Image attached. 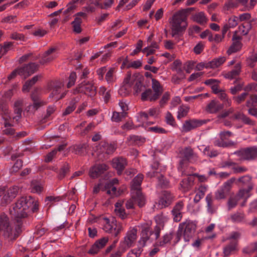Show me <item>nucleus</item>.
Instances as JSON below:
<instances>
[{
    "label": "nucleus",
    "instance_id": "22",
    "mask_svg": "<svg viewBox=\"0 0 257 257\" xmlns=\"http://www.w3.org/2000/svg\"><path fill=\"white\" fill-rule=\"evenodd\" d=\"M241 37L239 36H237L235 35L233 36L232 40L234 42L232 43V44L227 51V54L228 55H230L233 53L237 52L241 49L242 47V44L239 41Z\"/></svg>",
    "mask_w": 257,
    "mask_h": 257
},
{
    "label": "nucleus",
    "instance_id": "41",
    "mask_svg": "<svg viewBox=\"0 0 257 257\" xmlns=\"http://www.w3.org/2000/svg\"><path fill=\"white\" fill-rule=\"evenodd\" d=\"M88 145L86 144H79L73 147L74 152L76 155H82L84 154Z\"/></svg>",
    "mask_w": 257,
    "mask_h": 257
},
{
    "label": "nucleus",
    "instance_id": "26",
    "mask_svg": "<svg viewBox=\"0 0 257 257\" xmlns=\"http://www.w3.org/2000/svg\"><path fill=\"white\" fill-rule=\"evenodd\" d=\"M252 177L249 175H246L242 176L238 178L237 180L235 179V181L234 183L237 186H253L251 182Z\"/></svg>",
    "mask_w": 257,
    "mask_h": 257
},
{
    "label": "nucleus",
    "instance_id": "6",
    "mask_svg": "<svg viewBox=\"0 0 257 257\" xmlns=\"http://www.w3.org/2000/svg\"><path fill=\"white\" fill-rule=\"evenodd\" d=\"M233 154L239 157L241 161L254 160L257 159V146L242 148Z\"/></svg>",
    "mask_w": 257,
    "mask_h": 257
},
{
    "label": "nucleus",
    "instance_id": "33",
    "mask_svg": "<svg viewBox=\"0 0 257 257\" xmlns=\"http://www.w3.org/2000/svg\"><path fill=\"white\" fill-rule=\"evenodd\" d=\"M3 118L5 120V122L4 123V127L5 128L3 130V134L7 136L14 135L15 134V130L12 128L13 124L7 122L8 118L4 117Z\"/></svg>",
    "mask_w": 257,
    "mask_h": 257
},
{
    "label": "nucleus",
    "instance_id": "19",
    "mask_svg": "<svg viewBox=\"0 0 257 257\" xmlns=\"http://www.w3.org/2000/svg\"><path fill=\"white\" fill-rule=\"evenodd\" d=\"M152 89L154 91V93L150 97V101H155L159 99V97L162 94V90L161 89V86L159 81L155 79H152Z\"/></svg>",
    "mask_w": 257,
    "mask_h": 257
},
{
    "label": "nucleus",
    "instance_id": "56",
    "mask_svg": "<svg viewBox=\"0 0 257 257\" xmlns=\"http://www.w3.org/2000/svg\"><path fill=\"white\" fill-rule=\"evenodd\" d=\"M76 73L75 72H72L69 76L68 82L67 84V88H70L75 84L76 79Z\"/></svg>",
    "mask_w": 257,
    "mask_h": 257
},
{
    "label": "nucleus",
    "instance_id": "11",
    "mask_svg": "<svg viewBox=\"0 0 257 257\" xmlns=\"http://www.w3.org/2000/svg\"><path fill=\"white\" fill-rule=\"evenodd\" d=\"M183 223H184L182 226L184 240L185 242H188L196 231V224L190 220H187Z\"/></svg>",
    "mask_w": 257,
    "mask_h": 257
},
{
    "label": "nucleus",
    "instance_id": "10",
    "mask_svg": "<svg viewBox=\"0 0 257 257\" xmlns=\"http://www.w3.org/2000/svg\"><path fill=\"white\" fill-rule=\"evenodd\" d=\"M232 135V133L228 131L221 132L220 133V140L216 141L215 145L222 148L231 147L236 145V143L235 142L228 139Z\"/></svg>",
    "mask_w": 257,
    "mask_h": 257
},
{
    "label": "nucleus",
    "instance_id": "31",
    "mask_svg": "<svg viewBox=\"0 0 257 257\" xmlns=\"http://www.w3.org/2000/svg\"><path fill=\"white\" fill-rule=\"evenodd\" d=\"M253 186L249 185L246 188L240 189L236 195V197L239 200L245 198L247 200L249 197V192L252 190Z\"/></svg>",
    "mask_w": 257,
    "mask_h": 257
},
{
    "label": "nucleus",
    "instance_id": "57",
    "mask_svg": "<svg viewBox=\"0 0 257 257\" xmlns=\"http://www.w3.org/2000/svg\"><path fill=\"white\" fill-rule=\"evenodd\" d=\"M231 169L233 174H240L246 172L247 171V169L246 167L237 166L236 164Z\"/></svg>",
    "mask_w": 257,
    "mask_h": 257
},
{
    "label": "nucleus",
    "instance_id": "50",
    "mask_svg": "<svg viewBox=\"0 0 257 257\" xmlns=\"http://www.w3.org/2000/svg\"><path fill=\"white\" fill-rule=\"evenodd\" d=\"M23 165V161L21 159H17L15 162L14 164L11 168V172L12 173H17L18 171L22 168Z\"/></svg>",
    "mask_w": 257,
    "mask_h": 257
},
{
    "label": "nucleus",
    "instance_id": "13",
    "mask_svg": "<svg viewBox=\"0 0 257 257\" xmlns=\"http://www.w3.org/2000/svg\"><path fill=\"white\" fill-rule=\"evenodd\" d=\"M39 64L35 62H30L19 68V75L23 76L24 78L34 74L39 68Z\"/></svg>",
    "mask_w": 257,
    "mask_h": 257
},
{
    "label": "nucleus",
    "instance_id": "27",
    "mask_svg": "<svg viewBox=\"0 0 257 257\" xmlns=\"http://www.w3.org/2000/svg\"><path fill=\"white\" fill-rule=\"evenodd\" d=\"M63 84L61 82L55 81L52 85V92L50 94L49 97L53 98L57 96L61 92Z\"/></svg>",
    "mask_w": 257,
    "mask_h": 257
},
{
    "label": "nucleus",
    "instance_id": "8",
    "mask_svg": "<svg viewBox=\"0 0 257 257\" xmlns=\"http://www.w3.org/2000/svg\"><path fill=\"white\" fill-rule=\"evenodd\" d=\"M235 181V177H231L225 182L215 193V198L216 200L224 199L229 193L232 185Z\"/></svg>",
    "mask_w": 257,
    "mask_h": 257
},
{
    "label": "nucleus",
    "instance_id": "47",
    "mask_svg": "<svg viewBox=\"0 0 257 257\" xmlns=\"http://www.w3.org/2000/svg\"><path fill=\"white\" fill-rule=\"evenodd\" d=\"M236 249V245L233 243H230L223 248V253L225 256L230 255Z\"/></svg>",
    "mask_w": 257,
    "mask_h": 257
},
{
    "label": "nucleus",
    "instance_id": "21",
    "mask_svg": "<svg viewBox=\"0 0 257 257\" xmlns=\"http://www.w3.org/2000/svg\"><path fill=\"white\" fill-rule=\"evenodd\" d=\"M44 186L45 182L41 179H33L30 184L31 192L40 194L43 191Z\"/></svg>",
    "mask_w": 257,
    "mask_h": 257
},
{
    "label": "nucleus",
    "instance_id": "29",
    "mask_svg": "<svg viewBox=\"0 0 257 257\" xmlns=\"http://www.w3.org/2000/svg\"><path fill=\"white\" fill-rule=\"evenodd\" d=\"M234 118L236 119L241 120L245 124L254 125L255 121L251 120L249 117L241 112H238L234 114Z\"/></svg>",
    "mask_w": 257,
    "mask_h": 257
},
{
    "label": "nucleus",
    "instance_id": "62",
    "mask_svg": "<svg viewBox=\"0 0 257 257\" xmlns=\"http://www.w3.org/2000/svg\"><path fill=\"white\" fill-rule=\"evenodd\" d=\"M76 107V106L75 105V103L73 102H71L70 105L66 108L64 111L63 112V115H67L68 114H69L75 110Z\"/></svg>",
    "mask_w": 257,
    "mask_h": 257
},
{
    "label": "nucleus",
    "instance_id": "59",
    "mask_svg": "<svg viewBox=\"0 0 257 257\" xmlns=\"http://www.w3.org/2000/svg\"><path fill=\"white\" fill-rule=\"evenodd\" d=\"M248 95V93L247 92H243L237 96H234L233 99L237 104H239L245 100Z\"/></svg>",
    "mask_w": 257,
    "mask_h": 257
},
{
    "label": "nucleus",
    "instance_id": "44",
    "mask_svg": "<svg viewBox=\"0 0 257 257\" xmlns=\"http://www.w3.org/2000/svg\"><path fill=\"white\" fill-rule=\"evenodd\" d=\"M43 104V102L42 100L33 102V104L28 106L27 108V111L34 113Z\"/></svg>",
    "mask_w": 257,
    "mask_h": 257
},
{
    "label": "nucleus",
    "instance_id": "17",
    "mask_svg": "<svg viewBox=\"0 0 257 257\" xmlns=\"http://www.w3.org/2000/svg\"><path fill=\"white\" fill-rule=\"evenodd\" d=\"M108 240V237L106 236L97 239L91 246L90 248L87 252L88 253L92 255L97 254L101 249L106 245Z\"/></svg>",
    "mask_w": 257,
    "mask_h": 257
},
{
    "label": "nucleus",
    "instance_id": "43",
    "mask_svg": "<svg viewBox=\"0 0 257 257\" xmlns=\"http://www.w3.org/2000/svg\"><path fill=\"white\" fill-rule=\"evenodd\" d=\"M13 43L11 42H5L3 46L0 45V59L2 57L7 54L13 46Z\"/></svg>",
    "mask_w": 257,
    "mask_h": 257
},
{
    "label": "nucleus",
    "instance_id": "36",
    "mask_svg": "<svg viewBox=\"0 0 257 257\" xmlns=\"http://www.w3.org/2000/svg\"><path fill=\"white\" fill-rule=\"evenodd\" d=\"M100 149L103 152H105L107 155H110L114 152L116 148L113 144L103 142L101 145Z\"/></svg>",
    "mask_w": 257,
    "mask_h": 257
},
{
    "label": "nucleus",
    "instance_id": "40",
    "mask_svg": "<svg viewBox=\"0 0 257 257\" xmlns=\"http://www.w3.org/2000/svg\"><path fill=\"white\" fill-rule=\"evenodd\" d=\"M85 1V0H71L67 5V8L64 11V14H67L76 9L77 7L76 4L78 3L82 4Z\"/></svg>",
    "mask_w": 257,
    "mask_h": 257
},
{
    "label": "nucleus",
    "instance_id": "20",
    "mask_svg": "<svg viewBox=\"0 0 257 257\" xmlns=\"http://www.w3.org/2000/svg\"><path fill=\"white\" fill-rule=\"evenodd\" d=\"M223 108V104L220 103L218 101L213 99L206 106V110L207 112L213 114L217 113Z\"/></svg>",
    "mask_w": 257,
    "mask_h": 257
},
{
    "label": "nucleus",
    "instance_id": "2",
    "mask_svg": "<svg viewBox=\"0 0 257 257\" xmlns=\"http://www.w3.org/2000/svg\"><path fill=\"white\" fill-rule=\"evenodd\" d=\"M195 10L194 8H188L176 12L172 17V36L182 35L187 26V18L191 13Z\"/></svg>",
    "mask_w": 257,
    "mask_h": 257
},
{
    "label": "nucleus",
    "instance_id": "28",
    "mask_svg": "<svg viewBox=\"0 0 257 257\" xmlns=\"http://www.w3.org/2000/svg\"><path fill=\"white\" fill-rule=\"evenodd\" d=\"M240 71L241 65L240 63H237L235 65L233 69L228 72L224 75V77L230 80L233 79L236 76L239 75Z\"/></svg>",
    "mask_w": 257,
    "mask_h": 257
},
{
    "label": "nucleus",
    "instance_id": "23",
    "mask_svg": "<svg viewBox=\"0 0 257 257\" xmlns=\"http://www.w3.org/2000/svg\"><path fill=\"white\" fill-rule=\"evenodd\" d=\"M207 203V211L210 214H213L217 212L218 205L215 203V200L212 198L211 193L207 195L205 198Z\"/></svg>",
    "mask_w": 257,
    "mask_h": 257
},
{
    "label": "nucleus",
    "instance_id": "3",
    "mask_svg": "<svg viewBox=\"0 0 257 257\" xmlns=\"http://www.w3.org/2000/svg\"><path fill=\"white\" fill-rule=\"evenodd\" d=\"M144 179L142 174H138L131 182L132 198L138 203L139 207H143L146 204V198L142 192L141 185Z\"/></svg>",
    "mask_w": 257,
    "mask_h": 257
},
{
    "label": "nucleus",
    "instance_id": "38",
    "mask_svg": "<svg viewBox=\"0 0 257 257\" xmlns=\"http://www.w3.org/2000/svg\"><path fill=\"white\" fill-rule=\"evenodd\" d=\"M140 73H135L132 76L131 72H127L126 76L124 79L123 83L125 84L132 85L134 84L135 81L140 76Z\"/></svg>",
    "mask_w": 257,
    "mask_h": 257
},
{
    "label": "nucleus",
    "instance_id": "52",
    "mask_svg": "<svg viewBox=\"0 0 257 257\" xmlns=\"http://www.w3.org/2000/svg\"><path fill=\"white\" fill-rule=\"evenodd\" d=\"M218 96L219 98L222 101H223L225 103L226 106H230L231 103V101L230 99H229L227 97V94L225 93L224 91L221 90L219 93H218Z\"/></svg>",
    "mask_w": 257,
    "mask_h": 257
},
{
    "label": "nucleus",
    "instance_id": "30",
    "mask_svg": "<svg viewBox=\"0 0 257 257\" xmlns=\"http://www.w3.org/2000/svg\"><path fill=\"white\" fill-rule=\"evenodd\" d=\"M225 57H220L219 58H214L212 61L207 63V67L209 68H216L221 65L225 61Z\"/></svg>",
    "mask_w": 257,
    "mask_h": 257
},
{
    "label": "nucleus",
    "instance_id": "49",
    "mask_svg": "<svg viewBox=\"0 0 257 257\" xmlns=\"http://www.w3.org/2000/svg\"><path fill=\"white\" fill-rule=\"evenodd\" d=\"M143 250V248L139 246L138 248H134L130 251L126 257H140Z\"/></svg>",
    "mask_w": 257,
    "mask_h": 257
},
{
    "label": "nucleus",
    "instance_id": "48",
    "mask_svg": "<svg viewBox=\"0 0 257 257\" xmlns=\"http://www.w3.org/2000/svg\"><path fill=\"white\" fill-rule=\"evenodd\" d=\"M3 196L2 201L3 203H8L12 201L9 195L4 188H0V196Z\"/></svg>",
    "mask_w": 257,
    "mask_h": 257
},
{
    "label": "nucleus",
    "instance_id": "58",
    "mask_svg": "<svg viewBox=\"0 0 257 257\" xmlns=\"http://www.w3.org/2000/svg\"><path fill=\"white\" fill-rule=\"evenodd\" d=\"M243 83H238L237 85L230 87V92L232 95L236 94L237 92L240 91L241 90L243 89Z\"/></svg>",
    "mask_w": 257,
    "mask_h": 257
},
{
    "label": "nucleus",
    "instance_id": "35",
    "mask_svg": "<svg viewBox=\"0 0 257 257\" xmlns=\"http://www.w3.org/2000/svg\"><path fill=\"white\" fill-rule=\"evenodd\" d=\"M173 235L174 233L173 232L165 234L163 236L162 240L158 241L156 242L154 246H164L166 244L170 242V241L173 239Z\"/></svg>",
    "mask_w": 257,
    "mask_h": 257
},
{
    "label": "nucleus",
    "instance_id": "53",
    "mask_svg": "<svg viewBox=\"0 0 257 257\" xmlns=\"http://www.w3.org/2000/svg\"><path fill=\"white\" fill-rule=\"evenodd\" d=\"M165 120L167 124L169 125L173 126H175L176 125L175 118L172 113L169 111H168L166 114Z\"/></svg>",
    "mask_w": 257,
    "mask_h": 257
},
{
    "label": "nucleus",
    "instance_id": "5",
    "mask_svg": "<svg viewBox=\"0 0 257 257\" xmlns=\"http://www.w3.org/2000/svg\"><path fill=\"white\" fill-rule=\"evenodd\" d=\"M0 229L3 231V236L10 241L16 240L19 234L14 231L13 227L10 225L9 219L5 214L0 215Z\"/></svg>",
    "mask_w": 257,
    "mask_h": 257
},
{
    "label": "nucleus",
    "instance_id": "61",
    "mask_svg": "<svg viewBox=\"0 0 257 257\" xmlns=\"http://www.w3.org/2000/svg\"><path fill=\"white\" fill-rule=\"evenodd\" d=\"M18 189L17 187H14L6 190V192L8 193V195H9L10 197L12 200L16 197L18 192Z\"/></svg>",
    "mask_w": 257,
    "mask_h": 257
},
{
    "label": "nucleus",
    "instance_id": "18",
    "mask_svg": "<svg viewBox=\"0 0 257 257\" xmlns=\"http://www.w3.org/2000/svg\"><path fill=\"white\" fill-rule=\"evenodd\" d=\"M126 165V160L122 157H115L112 160V166L116 170L119 175L122 174Z\"/></svg>",
    "mask_w": 257,
    "mask_h": 257
},
{
    "label": "nucleus",
    "instance_id": "39",
    "mask_svg": "<svg viewBox=\"0 0 257 257\" xmlns=\"http://www.w3.org/2000/svg\"><path fill=\"white\" fill-rule=\"evenodd\" d=\"M143 77L140 75V76L136 79V82L134 86V90L135 93H140L145 88V85L143 83Z\"/></svg>",
    "mask_w": 257,
    "mask_h": 257
},
{
    "label": "nucleus",
    "instance_id": "64",
    "mask_svg": "<svg viewBox=\"0 0 257 257\" xmlns=\"http://www.w3.org/2000/svg\"><path fill=\"white\" fill-rule=\"evenodd\" d=\"M184 205L183 202L182 201H179L176 203L172 211H173V212L182 213V211L184 208Z\"/></svg>",
    "mask_w": 257,
    "mask_h": 257
},
{
    "label": "nucleus",
    "instance_id": "51",
    "mask_svg": "<svg viewBox=\"0 0 257 257\" xmlns=\"http://www.w3.org/2000/svg\"><path fill=\"white\" fill-rule=\"evenodd\" d=\"M153 91L151 88L146 89L141 94V99L143 101L149 100L151 96H152Z\"/></svg>",
    "mask_w": 257,
    "mask_h": 257
},
{
    "label": "nucleus",
    "instance_id": "63",
    "mask_svg": "<svg viewBox=\"0 0 257 257\" xmlns=\"http://www.w3.org/2000/svg\"><path fill=\"white\" fill-rule=\"evenodd\" d=\"M142 61L140 60H137L129 63L127 65L126 68H133L135 69H138L140 68L142 66Z\"/></svg>",
    "mask_w": 257,
    "mask_h": 257
},
{
    "label": "nucleus",
    "instance_id": "7",
    "mask_svg": "<svg viewBox=\"0 0 257 257\" xmlns=\"http://www.w3.org/2000/svg\"><path fill=\"white\" fill-rule=\"evenodd\" d=\"M79 93H84L90 97H93L96 94V88L91 82L84 80L79 84L74 90V94Z\"/></svg>",
    "mask_w": 257,
    "mask_h": 257
},
{
    "label": "nucleus",
    "instance_id": "60",
    "mask_svg": "<svg viewBox=\"0 0 257 257\" xmlns=\"http://www.w3.org/2000/svg\"><path fill=\"white\" fill-rule=\"evenodd\" d=\"M126 251V249L119 244L116 251L111 254L109 257H121L123 253Z\"/></svg>",
    "mask_w": 257,
    "mask_h": 257
},
{
    "label": "nucleus",
    "instance_id": "12",
    "mask_svg": "<svg viewBox=\"0 0 257 257\" xmlns=\"http://www.w3.org/2000/svg\"><path fill=\"white\" fill-rule=\"evenodd\" d=\"M208 120L206 119H189L186 120L183 124L182 128L184 132H189L190 131L200 127L206 124Z\"/></svg>",
    "mask_w": 257,
    "mask_h": 257
},
{
    "label": "nucleus",
    "instance_id": "1",
    "mask_svg": "<svg viewBox=\"0 0 257 257\" xmlns=\"http://www.w3.org/2000/svg\"><path fill=\"white\" fill-rule=\"evenodd\" d=\"M13 209L16 218H26L29 214L38 211L39 202L31 196H22L18 199Z\"/></svg>",
    "mask_w": 257,
    "mask_h": 257
},
{
    "label": "nucleus",
    "instance_id": "14",
    "mask_svg": "<svg viewBox=\"0 0 257 257\" xmlns=\"http://www.w3.org/2000/svg\"><path fill=\"white\" fill-rule=\"evenodd\" d=\"M137 229L134 228L127 231L126 236L124 237V240L120 242L119 244L124 247L126 250L133 246L137 239Z\"/></svg>",
    "mask_w": 257,
    "mask_h": 257
},
{
    "label": "nucleus",
    "instance_id": "25",
    "mask_svg": "<svg viewBox=\"0 0 257 257\" xmlns=\"http://www.w3.org/2000/svg\"><path fill=\"white\" fill-rule=\"evenodd\" d=\"M191 20L200 25H205L208 21V19L203 12H200L192 15Z\"/></svg>",
    "mask_w": 257,
    "mask_h": 257
},
{
    "label": "nucleus",
    "instance_id": "54",
    "mask_svg": "<svg viewBox=\"0 0 257 257\" xmlns=\"http://www.w3.org/2000/svg\"><path fill=\"white\" fill-rule=\"evenodd\" d=\"M238 200L239 199L236 196L233 197H230L227 201L228 210L235 208L237 204Z\"/></svg>",
    "mask_w": 257,
    "mask_h": 257
},
{
    "label": "nucleus",
    "instance_id": "32",
    "mask_svg": "<svg viewBox=\"0 0 257 257\" xmlns=\"http://www.w3.org/2000/svg\"><path fill=\"white\" fill-rule=\"evenodd\" d=\"M23 102L21 100H18L15 101L14 105V109L15 113L17 115L13 117V119H19L22 117V113L23 112Z\"/></svg>",
    "mask_w": 257,
    "mask_h": 257
},
{
    "label": "nucleus",
    "instance_id": "4",
    "mask_svg": "<svg viewBox=\"0 0 257 257\" xmlns=\"http://www.w3.org/2000/svg\"><path fill=\"white\" fill-rule=\"evenodd\" d=\"M161 227L156 225L153 229L149 226H144L142 228L141 238L138 241L139 246L143 248L147 242L150 243L157 240L160 235Z\"/></svg>",
    "mask_w": 257,
    "mask_h": 257
},
{
    "label": "nucleus",
    "instance_id": "45",
    "mask_svg": "<svg viewBox=\"0 0 257 257\" xmlns=\"http://www.w3.org/2000/svg\"><path fill=\"white\" fill-rule=\"evenodd\" d=\"M184 223H181L179 225L178 229L175 234V237L173 241V245L175 246L180 240L183 231V225Z\"/></svg>",
    "mask_w": 257,
    "mask_h": 257
},
{
    "label": "nucleus",
    "instance_id": "24",
    "mask_svg": "<svg viewBox=\"0 0 257 257\" xmlns=\"http://www.w3.org/2000/svg\"><path fill=\"white\" fill-rule=\"evenodd\" d=\"M182 155L183 158L189 162L193 163L196 160L197 155L190 147H185L184 149Z\"/></svg>",
    "mask_w": 257,
    "mask_h": 257
},
{
    "label": "nucleus",
    "instance_id": "55",
    "mask_svg": "<svg viewBox=\"0 0 257 257\" xmlns=\"http://www.w3.org/2000/svg\"><path fill=\"white\" fill-rule=\"evenodd\" d=\"M55 58L52 56L46 55L44 53L39 60V64L44 65L47 63H49L54 60Z\"/></svg>",
    "mask_w": 257,
    "mask_h": 257
},
{
    "label": "nucleus",
    "instance_id": "16",
    "mask_svg": "<svg viewBox=\"0 0 257 257\" xmlns=\"http://www.w3.org/2000/svg\"><path fill=\"white\" fill-rule=\"evenodd\" d=\"M108 169V166L105 164H97L92 166L89 171L90 178H96L103 174Z\"/></svg>",
    "mask_w": 257,
    "mask_h": 257
},
{
    "label": "nucleus",
    "instance_id": "15",
    "mask_svg": "<svg viewBox=\"0 0 257 257\" xmlns=\"http://www.w3.org/2000/svg\"><path fill=\"white\" fill-rule=\"evenodd\" d=\"M174 196L169 191H163L158 201V207L160 209L168 207L174 200Z\"/></svg>",
    "mask_w": 257,
    "mask_h": 257
},
{
    "label": "nucleus",
    "instance_id": "9",
    "mask_svg": "<svg viewBox=\"0 0 257 257\" xmlns=\"http://www.w3.org/2000/svg\"><path fill=\"white\" fill-rule=\"evenodd\" d=\"M103 219L104 223L103 229L106 232L111 233L114 237H117L121 230V226L117 225V221L114 218H112L111 221L107 217H103Z\"/></svg>",
    "mask_w": 257,
    "mask_h": 257
},
{
    "label": "nucleus",
    "instance_id": "46",
    "mask_svg": "<svg viewBox=\"0 0 257 257\" xmlns=\"http://www.w3.org/2000/svg\"><path fill=\"white\" fill-rule=\"evenodd\" d=\"M158 185L161 188L166 189L170 186L169 181L162 174L158 177Z\"/></svg>",
    "mask_w": 257,
    "mask_h": 257
},
{
    "label": "nucleus",
    "instance_id": "42",
    "mask_svg": "<svg viewBox=\"0 0 257 257\" xmlns=\"http://www.w3.org/2000/svg\"><path fill=\"white\" fill-rule=\"evenodd\" d=\"M129 139L132 141L134 145L138 146H142L146 142V139L140 136L131 135L129 136Z\"/></svg>",
    "mask_w": 257,
    "mask_h": 257
},
{
    "label": "nucleus",
    "instance_id": "34",
    "mask_svg": "<svg viewBox=\"0 0 257 257\" xmlns=\"http://www.w3.org/2000/svg\"><path fill=\"white\" fill-rule=\"evenodd\" d=\"M70 171V166L65 163L60 168L58 172V178L59 180L63 179Z\"/></svg>",
    "mask_w": 257,
    "mask_h": 257
},
{
    "label": "nucleus",
    "instance_id": "37",
    "mask_svg": "<svg viewBox=\"0 0 257 257\" xmlns=\"http://www.w3.org/2000/svg\"><path fill=\"white\" fill-rule=\"evenodd\" d=\"M206 190L207 188L205 185H201L199 187L198 191L194 198V202L195 203H198L200 200L204 197Z\"/></svg>",
    "mask_w": 257,
    "mask_h": 257
}]
</instances>
